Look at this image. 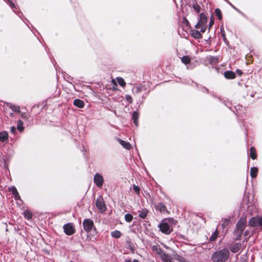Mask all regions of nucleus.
<instances>
[{
    "instance_id": "nucleus-12",
    "label": "nucleus",
    "mask_w": 262,
    "mask_h": 262,
    "mask_svg": "<svg viewBox=\"0 0 262 262\" xmlns=\"http://www.w3.org/2000/svg\"><path fill=\"white\" fill-rule=\"evenodd\" d=\"M160 258L163 262H169L171 260V257L170 255L166 254L165 253H163L160 256Z\"/></svg>"
},
{
    "instance_id": "nucleus-33",
    "label": "nucleus",
    "mask_w": 262,
    "mask_h": 262,
    "mask_svg": "<svg viewBox=\"0 0 262 262\" xmlns=\"http://www.w3.org/2000/svg\"><path fill=\"white\" fill-rule=\"evenodd\" d=\"M193 8L194 10H195L196 11L197 13H199L200 11V7L198 4H194L193 5Z\"/></svg>"
},
{
    "instance_id": "nucleus-24",
    "label": "nucleus",
    "mask_w": 262,
    "mask_h": 262,
    "mask_svg": "<svg viewBox=\"0 0 262 262\" xmlns=\"http://www.w3.org/2000/svg\"><path fill=\"white\" fill-rule=\"evenodd\" d=\"M17 128L20 132H22L24 130L23 122L20 120L17 121Z\"/></svg>"
},
{
    "instance_id": "nucleus-26",
    "label": "nucleus",
    "mask_w": 262,
    "mask_h": 262,
    "mask_svg": "<svg viewBox=\"0 0 262 262\" xmlns=\"http://www.w3.org/2000/svg\"><path fill=\"white\" fill-rule=\"evenodd\" d=\"M10 108L14 112H16L17 113H20L19 107L17 105H15L13 104H10L9 105Z\"/></svg>"
},
{
    "instance_id": "nucleus-6",
    "label": "nucleus",
    "mask_w": 262,
    "mask_h": 262,
    "mask_svg": "<svg viewBox=\"0 0 262 262\" xmlns=\"http://www.w3.org/2000/svg\"><path fill=\"white\" fill-rule=\"evenodd\" d=\"M64 232L67 235H71L75 233L76 230L72 223H68L63 227Z\"/></svg>"
},
{
    "instance_id": "nucleus-1",
    "label": "nucleus",
    "mask_w": 262,
    "mask_h": 262,
    "mask_svg": "<svg viewBox=\"0 0 262 262\" xmlns=\"http://www.w3.org/2000/svg\"><path fill=\"white\" fill-rule=\"evenodd\" d=\"M230 252L227 249H223L213 253L211 259L213 262H225L229 256Z\"/></svg>"
},
{
    "instance_id": "nucleus-46",
    "label": "nucleus",
    "mask_w": 262,
    "mask_h": 262,
    "mask_svg": "<svg viewBox=\"0 0 262 262\" xmlns=\"http://www.w3.org/2000/svg\"><path fill=\"white\" fill-rule=\"evenodd\" d=\"M133 262H139V261L137 259H134Z\"/></svg>"
},
{
    "instance_id": "nucleus-38",
    "label": "nucleus",
    "mask_w": 262,
    "mask_h": 262,
    "mask_svg": "<svg viewBox=\"0 0 262 262\" xmlns=\"http://www.w3.org/2000/svg\"><path fill=\"white\" fill-rule=\"evenodd\" d=\"M126 100L128 101L129 103H131L132 101V97L129 95H126L125 96Z\"/></svg>"
},
{
    "instance_id": "nucleus-19",
    "label": "nucleus",
    "mask_w": 262,
    "mask_h": 262,
    "mask_svg": "<svg viewBox=\"0 0 262 262\" xmlns=\"http://www.w3.org/2000/svg\"><path fill=\"white\" fill-rule=\"evenodd\" d=\"M258 169L257 167H252L250 169V176L252 178H254L257 176Z\"/></svg>"
},
{
    "instance_id": "nucleus-39",
    "label": "nucleus",
    "mask_w": 262,
    "mask_h": 262,
    "mask_svg": "<svg viewBox=\"0 0 262 262\" xmlns=\"http://www.w3.org/2000/svg\"><path fill=\"white\" fill-rule=\"evenodd\" d=\"M11 133H12L13 134H15V132H16V128L14 126H12L11 128Z\"/></svg>"
},
{
    "instance_id": "nucleus-41",
    "label": "nucleus",
    "mask_w": 262,
    "mask_h": 262,
    "mask_svg": "<svg viewBox=\"0 0 262 262\" xmlns=\"http://www.w3.org/2000/svg\"><path fill=\"white\" fill-rule=\"evenodd\" d=\"M236 72L239 75H241L242 74V72L240 70H237Z\"/></svg>"
},
{
    "instance_id": "nucleus-3",
    "label": "nucleus",
    "mask_w": 262,
    "mask_h": 262,
    "mask_svg": "<svg viewBox=\"0 0 262 262\" xmlns=\"http://www.w3.org/2000/svg\"><path fill=\"white\" fill-rule=\"evenodd\" d=\"M158 227L160 228V230L166 234H170L172 231V229L165 221H163L159 225Z\"/></svg>"
},
{
    "instance_id": "nucleus-37",
    "label": "nucleus",
    "mask_w": 262,
    "mask_h": 262,
    "mask_svg": "<svg viewBox=\"0 0 262 262\" xmlns=\"http://www.w3.org/2000/svg\"><path fill=\"white\" fill-rule=\"evenodd\" d=\"M200 28H201V31L204 33L206 30L207 25L200 26Z\"/></svg>"
},
{
    "instance_id": "nucleus-17",
    "label": "nucleus",
    "mask_w": 262,
    "mask_h": 262,
    "mask_svg": "<svg viewBox=\"0 0 262 262\" xmlns=\"http://www.w3.org/2000/svg\"><path fill=\"white\" fill-rule=\"evenodd\" d=\"M139 114L137 112H133V115H132L133 120V122H134V124L136 126H138V120L139 118Z\"/></svg>"
},
{
    "instance_id": "nucleus-23",
    "label": "nucleus",
    "mask_w": 262,
    "mask_h": 262,
    "mask_svg": "<svg viewBox=\"0 0 262 262\" xmlns=\"http://www.w3.org/2000/svg\"><path fill=\"white\" fill-rule=\"evenodd\" d=\"M181 61L185 64H187L190 62V58L188 56H184L181 58Z\"/></svg>"
},
{
    "instance_id": "nucleus-40",
    "label": "nucleus",
    "mask_w": 262,
    "mask_h": 262,
    "mask_svg": "<svg viewBox=\"0 0 262 262\" xmlns=\"http://www.w3.org/2000/svg\"><path fill=\"white\" fill-rule=\"evenodd\" d=\"M259 225L262 226V216L259 218Z\"/></svg>"
},
{
    "instance_id": "nucleus-13",
    "label": "nucleus",
    "mask_w": 262,
    "mask_h": 262,
    "mask_svg": "<svg viewBox=\"0 0 262 262\" xmlns=\"http://www.w3.org/2000/svg\"><path fill=\"white\" fill-rule=\"evenodd\" d=\"M241 246L238 243L233 244L230 247V250L232 252L236 253L239 250Z\"/></svg>"
},
{
    "instance_id": "nucleus-42",
    "label": "nucleus",
    "mask_w": 262,
    "mask_h": 262,
    "mask_svg": "<svg viewBox=\"0 0 262 262\" xmlns=\"http://www.w3.org/2000/svg\"><path fill=\"white\" fill-rule=\"evenodd\" d=\"M213 23H214V22H213V20H211V21H210V23H209V28H210V27H211V26L213 25Z\"/></svg>"
},
{
    "instance_id": "nucleus-9",
    "label": "nucleus",
    "mask_w": 262,
    "mask_h": 262,
    "mask_svg": "<svg viewBox=\"0 0 262 262\" xmlns=\"http://www.w3.org/2000/svg\"><path fill=\"white\" fill-rule=\"evenodd\" d=\"M151 249L153 252L158 254L159 256L163 253L160 247L157 244L152 245L151 246Z\"/></svg>"
},
{
    "instance_id": "nucleus-7",
    "label": "nucleus",
    "mask_w": 262,
    "mask_h": 262,
    "mask_svg": "<svg viewBox=\"0 0 262 262\" xmlns=\"http://www.w3.org/2000/svg\"><path fill=\"white\" fill-rule=\"evenodd\" d=\"M94 182L97 187H101L103 184V178L102 175L99 173H96L94 177Z\"/></svg>"
},
{
    "instance_id": "nucleus-44",
    "label": "nucleus",
    "mask_w": 262,
    "mask_h": 262,
    "mask_svg": "<svg viewBox=\"0 0 262 262\" xmlns=\"http://www.w3.org/2000/svg\"><path fill=\"white\" fill-rule=\"evenodd\" d=\"M21 117L23 118H25V117H26V116H25L23 114H21Z\"/></svg>"
},
{
    "instance_id": "nucleus-35",
    "label": "nucleus",
    "mask_w": 262,
    "mask_h": 262,
    "mask_svg": "<svg viewBox=\"0 0 262 262\" xmlns=\"http://www.w3.org/2000/svg\"><path fill=\"white\" fill-rule=\"evenodd\" d=\"M229 220L228 219H225L224 220L223 223L222 224V226L223 228H225L226 227L228 226L229 224Z\"/></svg>"
},
{
    "instance_id": "nucleus-14",
    "label": "nucleus",
    "mask_w": 262,
    "mask_h": 262,
    "mask_svg": "<svg viewBox=\"0 0 262 262\" xmlns=\"http://www.w3.org/2000/svg\"><path fill=\"white\" fill-rule=\"evenodd\" d=\"M74 104L79 108H83L84 107V103L82 100L77 99L74 101Z\"/></svg>"
},
{
    "instance_id": "nucleus-29",
    "label": "nucleus",
    "mask_w": 262,
    "mask_h": 262,
    "mask_svg": "<svg viewBox=\"0 0 262 262\" xmlns=\"http://www.w3.org/2000/svg\"><path fill=\"white\" fill-rule=\"evenodd\" d=\"M133 219V216L130 214L128 213L125 215V220L127 222H130Z\"/></svg>"
},
{
    "instance_id": "nucleus-18",
    "label": "nucleus",
    "mask_w": 262,
    "mask_h": 262,
    "mask_svg": "<svg viewBox=\"0 0 262 262\" xmlns=\"http://www.w3.org/2000/svg\"><path fill=\"white\" fill-rule=\"evenodd\" d=\"M8 133L6 132L0 133V141L5 142L8 139Z\"/></svg>"
},
{
    "instance_id": "nucleus-43",
    "label": "nucleus",
    "mask_w": 262,
    "mask_h": 262,
    "mask_svg": "<svg viewBox=\"0 0 262 262\" xmlns=\"http://www.w3.org/2000/svg\"><path fill=\"white\" fill-rule=\"evenodd\" d=\"M112 83H113L114 85H117L116 82V81H115L114 79H112Z\"/></svg>"
},
{
    "instance_id": "nucleus-16",
    "label": "nucleus",
    "mask_w": 262,
    "mask_h": 262,
    "mask_svg": "<svg viewBox=\"0 0 262 262\" xmlns=\"http://www.w3.org/2000/svg\"><path fill=\"white\" fill-rule=\"evenodd\" d=\"M225 77L227 79H234L235 77V74L232 71H227L224 74Z\"/></svg>"
},
{
    "instance_id": "nucleus-22",
    "label": "nucleus",
    "mask_w": 262,
    "mask_h": 262,
    "mask_svg": "<svg viewBox=\"0 0 262 262\" xmlns=\"http://www.w3.org/2000/svg\"><path fill=\"white\" fill-rule=\"evenodd\" d=\"M116 79H117V82L118 83V84L120 85H121L122 87H124L125 86L126 83H125L124 80L122 78L117 77L116 78Z\"/></svg>"
},
{
    "instance_id": "nucleus-11",
    "label": "nucleus",
    "mask_w": 262,
    "mask_h": 262,
    "mask_svg": "<svg viewBox=\"0 0 262 262\" xmlns=\"http://www.w3.org/2000/svg\"><path fill=\"white\" fill-rule=\"evenodd\" d=\"M118 141L124 148L126 149H129L132 147V146L129 142H125L120 139H118Z\"/></svg>"
},
{
    "instance_id": "nucleus-31",
    "label": "nucleus",
    "mask_w": 262,
    "mask_h": 262,
    "mask_svg": "<svg viewBox=\"0 0 262 262\" xmlns=\"http://www.w3.org/2000/svg\"><path fill=\"white\" fill-rule=\"evenodd\" d=\"M217 235H218V233H217V231H216L215 232H214L212 234L211 236L210 237V240L211 241H214L216 238Z\"/></svg>"
},
{
    "instance_id": "nucleus-34",
    "label": "nucleus",
    "mask_w": 262,
    "mask_h": 262,
    "mask_svg": "<svg viewBox=\"0 0 262 262\" xmlns=\"http://www.w3.org/2000/svg\"><path fill=\"white\" fill-rule=\"evenodd\" d=\"M159 209L161 212H163L166 210V207L163 203H160L159 205Z\"/></svg>"
},
{
    "instance_id": "nucleus-8",
    "label": "nucleus",
    "mask_w": 262,
    "mask_h": 262,
    "mask_svg": "<svg viewBox=\"0 0 262 262\" xmlns=\"http://www.w3.org/2000/svg\"><path fill=\"white\" fill-rule=\"evenodd\" d=\"M207 22V18L206 16L203 14L201 13L200 15V20L199 22L196 24L195 27L196 29H199L200 26L206 25Z\"/></svg>"
},
{
    "instance_id": "nucleus-27",
    "label": "nucleus",
    "mask_w": 262,
    "mask_h": 262,
    "mask_svg": "<svg viewBox=\"0 0 262 262\" xmlns=\"http://www.w3.org/2000/svg\"><path fill=\"white\" fill-rule=\"evenodd\" d=\"M24 215L25 217H26L28 220L31 219L32 218V213L30 211H28V210L25 211L24 212Z\"/></svg>"
},
{
    "instance_id": "nucleus-32",
    "label": "nucleus",
    "mask_w": 262,
    "mask_h": 262,
    "mask_svg": "<svg viewBox=\"0 0 262 262\" xmlns=\"http://www.w3.org/2000/svg\"><path fill=\"white\" fill-rule=\"evenodd\" d=\"M133 189L137 194H139L140 193V189L138 186L134 185Z\"/></svg>"
},
{
    "instance_id": "nucleus-25",
    "label": "nucleus",
    "mask_w": 262,
    "mask_h": 262,
    "mask_svg": "<svg viewBox=\"0 0 262 262\" xmlns=\"http://www.w3.org/2000/svg\"><path fill=\"white\" fill-rule=\"evenodd\" d=\"M11 191H12V193L14 194L15 198L16 199L19 198V195L18 192H17L15 187H12Z\"/></svg>"
},
{
    "instance_id": "nucleus-4",
    "label": "nucleus",
    "mask_w": 262,
    "mask_h": 262,
    "mask_svg": "<svg viewBox=\"0 0 262 262\" xmlns=\"http://www.w3.org/2000/svg\"><path fill=\"white\" fill-rule=\"evenodd\" d=\"M83 226L84 230L88 233L91 231L93 229H96L93 221L90 219L84 220L83 222Z\"/></svg>"
},
{
    "instance_id": "nucleus-36",
    "label": "nucleus",
    "mask_w": 262,
    "mask_h": 262,
    "mask_svg": "<svg viewBox=\"0 0 262 262\" xmlns=\"http://www.w3.org/2000/svg\"><path fill=\"white\" fill-rule=\"evenodd\" d=\"M176 259L180 262H187L185 258L180 256H178Z\"/></svg>"
},
{
    "instance_id": "nucleus-30",
    "label": "nucleus",
    "mask_w": 262,
    "mask_h": 262,
    "mask_svg": "<svg viewBox=\"0 0 262 262\" xmlns=\"http://www.w3.org/2000/svg\"><path fill=\"white\" fill-rule=\"evenodd\" d=\"M146 215H147V211L146 210H143V211H140L139 214V216L142 219L145 218L146 217Z\"/></svg>"
},
{
    "instance_id": "nucleus-2",
    "label": "nucleus",
    "mask_w": 262,
    "mask_h": 262,
    "mask_svg": "<svg viewBox=\"0 0 262 262\" xmlns=\"http://www.w3.org/2000/svg\"><path fill=\"white\" fill-rule=\"evenodd\" d=\"M246 219L245 217H242L236 224V229L235 230V234H237L236 239H238L241 237L245 228L246 227Z\"/></svg>"
},
{
    "instance_id": "nucleus-20",
    "label": "nucleus",
    "mask_w": 262,
    "mask_h": 262,
    "mask_svg": "<svg viewBox=\"0 0 262 262\" xmlns=\"http://www.w3.org/2000/svg\"><path fill=\"white\" fill-rule=\"evenodd\" d=\"M122 233L118 230H115L111 232V235L112 237L118 238L121 237Z\"/></svg>"
},
{
    "instance_id": "nucleus-5",
    "label": "nucleus",
    "mask_w": 262,
    "mask_h": 262,
    "mask_svg": "<svg viewBox=\"0 0 262 262\" xmlns=\"http://www.w3.org/2000/svg\"><path fill=\"white\" fill-rule=\"evenodd\" d=\"M96 206L97 209L101 212L106 210L104 201L101 196L98 198L96 201Z\"/></svg>"
},
{
    "instance_id": "nucleus-28",
    "label": "nucleus",
    "mask_w": 262,
    "mask_h": 262,
    "mask_svg": "<svg viewBox=\"0 0 262 262\" xmlns=\"http://www.w3.org/2000/svg\"><path fill=\"white\" fill-rule=\"evenodd\" d=\"M215 15L218 17L219 19H220V20L222 19V13H221V10L219 9H216L215 10Z\"/></svg>"
},
{
    "instance_id": "nucleus-21",
    "label": "nucleus",
    "mask_w": 262,
    "mask_h": 262,
    "mask_svg": "<svg viewBox=\"0 0 262 262\" xmlns=\"http://www.w3.org/2000/svg\"><path fill=\"white\" fill-rule=\"evenodd\" d=\"M250 157L252 159H255L257 157L255 149L253 147L250 148Z\"/></svg>"
},
{
    "instance_id": "nucleus-45",
    "label": "nucleus",
    "mask_w": 262,
    "mask_h": 262,
    "mask_svg": "<svg viewBox=\"0 0 262 262\" xmlns=\"http://www.w3.org/2000/svg\"><path fill=\"white\" fill-rule=\"evenodd\" d=\"M125 262H131V259L126 260Z\"/></svg>"
},
{
    "instance_id": "nucleus-15",
    "label": "nucleus",
    "mask_w": 262,
    "mask_h": 262,
    "mask_svg": "<svg viewBox=\"0 0 262 262\" xmlns=\"http://www.w3.org/2000/svg\"><path fill=\"white\" fill-rule=\"evenodd\" d=\"M191 34L193 37L195 39L200 38L202 37V35L200 32L196 30H193L191 31Z\"/></svg>"
},
{
    "instance_id": "nucleus-10",
    "label": "nucleus",
    "mask_w": 262,
    "mask_h": 262,
    "mask_svg": "<svg viewBox=\"0 0 262 262\" xmlns=\"http://www.w3.org/2000/svg\"><path fill=\"white\" fill-rule=\"evenodd\" d=\"M249 225L252 227H256L259 225V218L253 217L249 222Z\"/></svg>"
}]
</instances>
